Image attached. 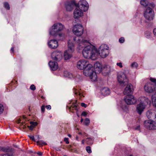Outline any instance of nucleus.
I'll use <instances>...</instances> for the list:
<instances>
[{
  "mask_svg": "<svg viewBox=\"0 0 156 156\" xmlns=\"http://www.w3.org/2000/svg\"><path fill=\"white\" fill-rule=\"evenodd\" d=\"M77 46V48L80 50L84 48L82 53L83 57L86 58L95 60L98 57L97 49L94 46L91 45L89 41L85 39H80L78 37H75L73 39Z\"/></svg>",
  "mask_w": 156,
  "mask_h": 156,
  "instance_id": "nucleus-1",
  "label": "nucleus"
},
{
  "mask_svg": "<svg viewBox=\"0 0 156 156\" xmlns=\"http://www.w3.org/2000/svg\"><path fill=\"white\" fill-rule=\"evenodd\" d=\"M64 27V26L61 23H55L49 29V34L54 37H56L57 36L58 32L62 30Z\"/></svg>",
  "mask_w": 156,
  "mask_h": 156,
  "instance_id": "nucleus-2",
  "label": "nucleus"
},
{
  "mask_svg": "<svg viewBox=\"0 0 156 156\" xmlns=\"http://www.w3.org/2000/svg\"><path fill=\"white\" fill-rule=\"evenodd\" d=\"M94 69L93 66L90 64L83 70V74L86 76H89L92 81H95L97 79V76Z\"/></svg>",
  "mask_w": 156,
  "mask_h": 156,
  "instance_id": "nucleus-3",
  "label": "nucleus"
},
{
  "mask_svg": "<svg viewBox=\"0 0 156 156\" xmlns=\"http://www.w3.org/2000/svg\"><path fill=\"white\" fill-rule=\"evenodd\" d=\"M68 50L65 51L64 56L65 60L69 59L72 56L71 53H73L74 51V45L72 41L70 40L68 41Z\"/></svg>",
  "mask_w": 156,
  "mask_h": 156,
  "instance_id": "nucleus-4",
  "label": "nucleus"
},
{
  "mask_svg": "<svg viewBox=\"0 0 156 156\" xmlns=\"http://www.w3.org/2000/svg\"><path fill=\"white\" fill-rule=\"evenodd\" d=\"M109 47L105 44L101 45L99 48L98 51L97 50L98 56L99 55L101 58H105L109 54Z\"/></svg>",
  "mask_w": 156,
  "mask_h": 156,
  "instance_id": "nucleus-5",
  "label": "nucleus"
},
{
  "mask_svg": "<svg viewBox=\"0 0 156 156\" xmlns=\"http://www.w3.org/2000/svg\"><path fill=\"white\" fill-rule=\"evenodd\" d=\"M117 79L119 83L121 85H124L125 83H127L128 79L126 75L123 72H120L117 74Z\"/></svg>",
  "mask_w": 156,
  "mask_h": 156,
  "instance_id": "nucleus-6",
  "label": "nucleus"
},
{
  "mask_svg": "<svg viewBox=\"0 0 156 156\" xmlns=\"http://www.w3.org/2000/svg\"><path fill=\"white\" fill-rule=\"evenodd\" d=\"M144 126L145 128L149 130H156V122L153 120L145 121L144 122Z\"/></svg>",
  "mask_w": 156,
  "mask_h": 156,
  "instance_id": "nucleus-7",
  "label": "nucleus"
},
{
  "mask_svg": "<svg viewBox=\"0 0 156 156\" xmlns=\"http://www.w3.org/2000/svg\"><path fill=\"white\" fill-rule=\"evenodd\" d=\"M83 26L80 24H77L74 25L73 29V34L78 36H81L83 33Z\"/></svg>",
  "mask_w": 156,
  "mask_h": 156,
  "instance_id": "nucleus-8",
  "label": "nucleus"
},
{
  "mask_svg": "<svg viewBox=\"0 0 156 156\" xmlns=\"http://www.w3.org/2000/svg\"><path fill=\"white\" fill-rule=\"evenodd\" d=\"M152 8L150 7L147 8L144 13L145 18L149 21L152 20L154 17V12Z\"/></svg>",
  "mask_w": 156,
  "mask_h": 156,
  "instance_id": "nucleus-9",
  "label": "nucleus"
},
{
  "mask_svg": "<svg viewBox=\"0 0 156 156\" xmlns=\"http://www.w3.org/2000/svg\"><path fill=\"white\" fill-rule=\"evenodd\" d=\"M77 6L83 9V12H86L88 10L89 5L86 0H80Z\"/></svg>",
  "mask_w": 156,
  "mask_h": 156,
  "instance_id": "nucleus-10",
  "label": "nucleus"
},
{
  "mask_svg": "<svg viewBox=\"0 0 156 156\" xmlns=\"http://www.w3.org/2000/svg\"><path fill=\"white\" fill-rule=\"evenodd\" d=\"M124 100L126 103L129 105L135 104L137 101L136 99L132 95H126L125 97Z\"/></svg>",
  "mask_w": 156,
  "mask_h": 156,
  "instance_id": "nucleus-11",
  "label": "nucleus"
},
{
  "mask_svg": "<svg viewBox=\"0 0 156 156\" xmlns=\"http://www.w3.org/2000/svg\"><path fill=\"white\" fill-rule=\"evenodd\" d=\"M90 64L87 60H82L78 61L77 63V67L79 69H84Z\"/></svg>",
  "mask_w": 156,
  "mask_h": 156,
  "instance_id": "nucleus-12",
  "label": "nucleus"
},
{
  "mask_svg": "<svg viewBox=\"0 0 156 156\" xmlns=\"http://www.w3.org/2000/svg\"><path fill=\"white\" fill-rule=\"evenodd\" d=\"M144 89L148 93H153L155 90L154 83L152 84L150 83H147L144 86Z\"/></svg>",
  "mask_w": 156,
  "mask_h": 156,
  "instance_id": "nucleus-13",
  "label": "nucleus"
},
{
  "mask_svg": "<svg viewBox=\"0 0 156 156\" xmlns=\"http://www.w3.org/2000/svg\"><path fill=\"white\" fill-rule=\"evenodd\" d=\"M62 53L60 51H55L51 54V57L54 60L59 61L62 58Z\"/></svg>",
  "mask_w": 156,
  "mask_h": 156,
  "instance_id": "nucleus-14",
  "label": "nucleus"
},
{
  "mask_svg": "<svg viewBox=\"0 0 156 156\" xmlns=\"http://www.w3.org/2000/svg\"><path fill=\"white\" fill-rule=\"evenodd\" d=\"M75 5V3L72 1H66L65 3V7L68 11H71Z\"/></svg>",
  "mask_w": 156,
  "mask_h": 156,
  "instance_id": "nucleus-15",
  "label": "nucleus"
},
{
  "mask_svg": "<svg viewBox=\"0 0 156 156\" xmlns=\"http://www.w3.org/2000/svg\"><path fill=\"white\" fill-rule=\"evenodd\" d=\"M83 11L79 7L76 6L73 11V17L75 19H78L83 15Z\"/></svg>",
  "mask_w": 156,
  "mask_h": 156,
  "instance_id": "nucleus-16",
  "label": "nucleus"
},
{
  "mask_svg": "<svg viewBox=\"0 0 156 156\" xmlns=\"http://www.w3.org/2000/svg\"><path fill=\"white\" fill-rule=\"evenodd\" d=\"M133 86L131 84L129 83L127 85L125 88L123 93L124 94L129 95L133 93Z\"/></svg>",
  "mask_w": 156,
  "mask_h": 156,
  "instance_id": "nucleus-17",
  "label": "nucleus"
},
{
  "mask_svg": "<svg viewBox=\"0 0 156 156\" xmlns=\"http://www.w3.org/2000/svg\"><path fill=\"white\" fill-rule=\"evenodd\" d=\"M138 101L146 106L147 105L151 104L150 100L147 97H141L138 99Z\"/></svg>",
  "mask_w": 156,
  "mask_h": 156,
  "instance_id": "nucleus-18",
  "label": "nucleus"
},
{
  "mask_svg": "<svg viewBox=\"0 0 156 156\" xmlns=\"http://www.w3.org/2000/svg\"><path fill=\"white\" fill-rule=\"evenodd\" d=\"M140 4L145 7H151L153 8L155 5L153 3H149L147 0H141L140 1Z\"/></svg>",
  "mask_w": 156,
  "mask_h": 156,
  "instance_id": "nucleus-19",
  "label": "nucleus"
},
{
  "mask_svg": "<svg viewBox=\"0 0 156 156\" xmlns=\"http://www.w3.org/2000/svg\"><path fill=\"white\" fill-rule=\"evenodd\" d=\"M146 116L148 119H153L156 120V114L155 113L154 110L150 109L147 111Z\"/></svg>",
  "mask_w": 156,
  "mask_h": 156,
  "instance_id": "nucleus-20",
  "label": "nucleus"
},
{
  "mask_svg": "<svg viewBox=\"0 0 156 156\" xmlns=\"http://www.w3.org/2000/svg\"><path fill=\"white\" fill-rule=\"evenodd\" d=\"M94 68L96 74L98 73L101 72L102 69V66L99 62H97L94 64Z\"/></svg>",
  "mask_w": 156,
  "mask_h": 156,
  "instance_id": "nucleus-21",
  "label": "nucleus"
},
{
  "mask_svg": "<svg viewBox=\"0 0 156 156\" xmlns=\"http://www.w3.org/2000/svg\"><path fill=\"white\" fill-rule=\"evenodd\" d=\"M48 46L51 48H56L58 46V42L55 40H51L48 42Z\"/></svg>",
  "mask_w": 156,
  "mask_h": 156,
  "instance_id": "nucleus-22",
  "label": "nucleus"
},
{
  "mask_svg": "<svg viewBox=\"0 0 156 156\" xmlns=\"http://www.w3.org/2000/svg\"><path fill=\"white\" fill-rule=\"evenodd\" d=\"M146 106L144 105L142 103L140 102L139 104L137 105L136 107V111L140 115H141L145 109Z\"/></svg>",
  "mask_w": 156,
  "mask_h": 156,
  "instance_id": "nucleus-23",
  "label": "nucleus"
},
{
  "mask_svg": "<svg viewBox=\"0 0 156 156\" xmlns=\"http://www.w3.org/2000/svg\"><path fill=\"white\" fill-rule=\"evenodd\" d=\"M48 65L51 69L52 70H55L58 68V66L57 62L51 61L49 62Z\"/></svg>",
  "mask_w": 156,
  "mask_h": 156,
  "instance_id": "nucleus-24",
  "label": "nucleus"
},
{
  "mask_svg": "<svg viewBox=\"0 0 156 156\" xmlns=\"http://www.w3.org/2000/svg\"><path fill=\"white\" fill-rule=\"evenodd\" d=\"M119 107H120L125 112H127L128 110V106L125 105L123 101H120L118 104Z\"/></svg>",
  "mask_w": 156,
  "mask_h": 156,
  "instance_id": "nucleus-25",
  "label": "nucleus"
},
{
  "mask_svg": "<svg viewBox=\"0 0 156 156\" xmlns=\"http://www.w3.org/2000/svg\"><path fill=\"white\" fill-rule=\"evenodd\" d=\"M101 94L104 96L108 95L110 93V90L107 87H105L102 89L101 90Z\"/></svg>",
  "mask_w": 156,
  "mask_h": 156,
  "instance_id": "nucleus-26",
  "label": "nucleus"
},
{
  "mask_svg": "<svg viewBox=\"0 0 156 156\" xmlns=\"http://www.w3.org/2000/svg\"><path fill=\"white\" fill-rule=\"evenodd\" d=\"M73 92L75 94L79 97L80 99H82V97H83V95L81 93V91L77 88L74 87L73 89Z\"/></svg>",
  "mask_w": 156,
  "mask_h": 156,
  "instance_id": "nucleus-27",
  "label": "nucleus"
},
{
  "mask_svg": "<svg viewBox=\"0 0 156 156\" xmlns=\"http://www.w3.org/2000/svg\"><path fill=\"white\" fill-rule=\"evenodd\" d=\"M13 151V149L9 147H2L1 151L5 152H11Z\"/></svg>",
  "mask_w": 156,
  "mask_h": 156,
  "instance_id": "nucleus-28",
  "label": "nucleus"
},
{
  "mask_svg": "<svg viewBox=\"0 0 156 156\" xmlns=\"http://www.w3.org/2000/svg\"><path fill=\"white\" fill-rule=\"evenodd\" d=\"M94 140V138H93L89 137L87 138L86 140V141L87 144L91 145L93 144Z\"/></svg>",
  "mask_w": 156,
  "mask_h": 156,
  "instance_id": "nucleus-29",
  "label": "nucleus"
},
{
  "mask_svg": "<svg viewBox=\"0 0 156 156\" xmlns=\"http://www.w3.org/2000/svg\"><path fill=\"white\" fill-rule=\"evenodd\" d=\"M151 99L153 105L156 108V94L152 95Z\"/></svg>",
  "mask_w": 156,
  "mask_h": 156,
  "instance_id": "nucleus-30",
  "label": "nucleus"
},
{
  "mask_svg": "<svg viewBox=\"0 0 156 156\" xmlns=\"http://www.w3.org/2000/svg\"><path fill=\"white\" fill-rule=\"evenodd\" d=\"M64 76L66 77H68L69 78H73V75L72 74L67 71H65L64 73Z\"/></svg>",
  "mask_w": 156,
  "mask_h": 156,
  "instance_id": "nucleus-31",
  "label": "nucleus"
},
{
  "mask_svg": "<svg viewBox=\"0 0 156 156\" xmlns=\"http://www.w3.org/2000/svg\"><path fill=\"white\" fill-rule=\"evenodd\" d=\"M76 82H79L82 79V77L79 75H77L76 76H73V78Z\"/></svg>",
  "mask_w": 156,
  "mask_h": 156,
  "instance_id": "nucleus-32",
  "label": "nucleus"
},
{
  "mask_svg": "<svg viewBox=\"0 0 156 156\" xmlns=\"http://www.w3.org/2000/svg\"><path fill=\"white\" fill-rule=\"evenodd\" d=\"M57 36L58 37L60 38V40H63L65 37V35L63 33H58Z\"/></svg>",
  "mask_w": 156,
  "mask_h": 156,
  "instance_id": "nucleus-33",
  "label": "nucleus"
},
{
  "mask_svg": "<svg viewBox=\"0 0 156 156\" xmlns=\"http://www.w3.org/2000/svg\"><path fill=\"white\" fill-rule=\"evenodd\" d=\"M103 71H105V73H106V75L110 73L109 68L107 67V66L104 67L103 69Z\"/></svg>",
  "mask_w": 156,
  "mask_h": 156,
  "instance_id": "nucleus-34",
  "label": "nucleus"
},
{
  "mask_svg": "<svg viewBox=\"0 0 156 156\" xmlns=\"http://www.w3.org/2000/svg\"><path fill=\"white\" fill-rule=\"evenodd\" d=\"M145 35V37L149 39L151 37V33L149 31H146Z\"/></svg>",
  "mask_w": 156,
  "mask_h": 156,
  "instance_id": "nucleus-35",
  "label": "nucleus"
},
{
  "mask_svg": "<svg viewBox=\"0 0 156 156\" xmlns=\"http://www.w3.org/2000/svg\"><path fill=\"white\" fill-rule=\"evenodd\" d=\"M37 145H46V143L43 140L38 141L37 142Z\"/></svg>",
  "mask_w": 156,
  "mask_h": 156,
  "instance_id": "nucleus-36",
  "label": "nucleus"
},
{
  "mask_svg": "<svg viewBox=\"0 0 156 156\" xmlns=\"http://www.w3.org/2000/svg\"><path fill=\"white\" fill-rule=\"evenodd\" d=\"M131 67L133 68H136L138 67V64L136 62H133L131 64Z\"/></svg>",
  "mask_w": 156,
  "mask_h": 156,
  "instance_id": "nucleus-37",
  "label": "nucleus"
},
{
  "mask_svg": "<svg viewBox=\"0 0 156 156\" xmlns=\"http://www.w3.org/2000/svg\"><path fill=\"white\" fill-rule=\"evenodd\" d=\"M150 80L151 82L154 83L155 88V90L154 91H156V79L153 78H150Z\"/></svg>",
  "mask_w": 156,
  "mask_h": 156,
  "instance_id": "nucleus-38",
  "label": "nucleus"
},
{
  "mask_svg": "<svg viewBox=\"0 0 156 156\" xmlns=\"http://www.w3.org/2000/svg\"><path fill=\"white\" fill-rule=\"evenodd\" d=\"M4 7L7 10L10 9L9 5L8 2H5L4 3Z\"/></svg>",
  "mask_w": 156,
  "mask_h": 156,
  "instance_id": "nucleus-39",
  "label": "nucleus"
},
{
  "mask_svg": "<svg viewBox=\"0 0 156 156\" xmlns=\"http://www.w3.org/2000/svg\"><path fill=\"white\" fill-rule=\"evenodd\" d=\"M4 110V107L3 105L0 104V115L3 113Z\"/></svg>",
  "mask_w": 156,
  "mask_h": 156,
  "instance_id": "nucleus-40",
  "label": "nucleus"
},
{
  "mask_svg": "<svg viewBox=\"0 0 156 156\" xmlns=\"http://www.w3.org/2000/svg\"><path fill=\"white\" fill-rule=\"evenodd\" d=\"M90 121L89 119L86 118L85 119L84 125L86 126H88L90 123Z\"/></svg>",
  "mask_w": 156,
  "mask_h": 156,
  "instance_id": "nucleus-41",
  "label": "nucleus"
},
{
  "mask_svg": "<svg viewBox=\"0 0 156 156\" xmlns=\"http://www.w3.org/2000/svg\"><path fill=\"white\" fill-rule=\"evenodd\" d=\"M86 150L87 152L88 153H90L92 152L90 147V146L87 147H86Z\"/></svg>",
  "mask_w": 156,
  "mask_h": 156,
  "instance_id": "nucleus-42",
  "label": "nucleus"
},
{
  "mask_svg": "<svg viewBox=\"0 0 156 156\" xmlns=\"http://www.w3.org/2000/svg\"><path fill=\"white\" fill-rule=\"evenodd\" d=\"M125 41L124 38L123 37H122L119 39V42L121 43H122L124 42Z\"/></svg>",
  "mask_w": 156,
  "mask_h": 156,
  "instance_id": "nucleus-43",
  "label": "nucleus"
},
{
  "mask_svg": "<svg viewBox=\"0 0 156 156\" xmlns=\"http://www.w3.org/2000/svg\"><path fill=\"white\" fill-rule=\"evenodd\" d=\"M41 110L42 113H44L45 110V106L44 105H43L41 107Z\"/></svg>",
  "mask_w": 156,
  "mask_h": 156,
  "instance_id": "nucleus-44",
  "label": "nucleus"
},
{
  "mask_svg": "<svg viewBox=\"0 0 156 156\" xmlns=\"http://www.w3.org/2000/svg\"><path fill=\"white\" fill-rule=\"evenodd\" d=\"M30 89L32 90H34L36 89L35 86L34 85H32L30 86Z\"/></svg>",
  "mask_w": 156,
  "mask_h": 156,
  "instance_id": "nucleus-45",
  "label": "nucleus"
},
{
  "mask_svg": "<svg viewBox=\"0 0 156 156\" xmlns=\"http://www.w3.org/2000/svg\"><path fill=\"white\" fill-rule=\"evenodd\" d=\"M116 65L118 66H119L121 68H122L123 67V66L122 65V62H121L117 63H116Z\"/></svg>",
  "mask_w": 156,
  "mask_h": 156,
  "instance_id": "nucleus-46",
  "label": "nucleus"
},
{
  "mask_svg": "<svg viewBox=\"0 0 156 156\" xmlns=\"http://www.w3.org/2000/svg\"><path fill=\"white\" fill-rule=\"evenodd\" d=\"M77 105L76 103H73V108H74L76 110L77 109Z\"/></svg>",
  "mask_w": 156,
  "mask_h": 156,
  "instance_id": "nucleus-47",
  "label": "nucleus"
},
{
  "mask_svg": "<svg viewBox=\"0 0 156 156\" xmlns=\"http://www.w3.org/2000/svg\"><path fill=\"white\" fill-rule=\"evenodd\" d=\"M87 115V113L85 112H83L81 114V116L85 117Z\"/></svg>",
  "mask_w": 156,
  "mask_h": 156,
  "instance_id": "nucleus-48",
  "label": "nucleus"
},
{
  "mask_svg": "<svg viewBox=\"0 0 156 156\" xmlns=\"http://www.w3.org/2000/svg\"><path fill=\"white\" fill-rule=\"evenodd\" d=\"M29 137H30V139L32 140L33 141H35V140L34 139V136H29Z\"/></svg>",
  "mask_w": 156,
  "mask_h": 156,
  "instance_id": "nucleus-49",
  "label": "nucleus"
},
{
  "mask_svg": "<svg viewBox=\"0 0 156 156\" xmlns=\"http://www.w3.org/2000/svg\"><path fill=\"white\" fill-rule=\"evenodd\" d=\"M30 123L31 125H33V126H34V127L36 126L37 124V123L36 122H30Z\"/></svg>",
  "mask_w": 156,
  "mask_h": 156,
  "instance_id": "nucleus-50",
  "label": "nucleus"
},
{
  "mask_svg": "<svg viewBox=\"0 0 156 156\" xmlns=\"http://www.w3.org/2000/svg\"><path fill=\"white\" fill-rule=\"evenodd\" d=\"M64 141H65L67 144H68L69 143L68 140V138H65L64 139Z\"/></svg>",
  "mask_w": 156,
  "mask_h": 156,
  "instance_id": "nucleus-51",
  "label": "nucleus"
},
{
  "mask_svg": "<svg viewBox=\"0 0 156 156\" xmlns=\"http://www.w3.org/2000/svg\"><path fill=\"white\" fill-rule=\"evenodd\" d=\"M81 105L82 107H84L85 108H86L87 106L86 104H85L83 103H81Z\"/></svg>",
  "mask_w": 156,
  "mask_h": 156,
  "instance_id": "nucleus-52",
  "label": "nucleus"
},
{
  "mask_svg": "<svg viewBox=\"0 0 156 156\" xmlns=\"http://www.w3.org/2000/svg\"><path fill=\"white\" fill-rule=\"evenodd\" d=\"M135 129L136 130H140V126L139 125L137 126L135 128Z\"/></svg>",
  "mask_w": 156,
  "mask_h": 156,
  "instance_id": "nucleus-53",
  "label": "nucleus"
},
{
  "mask_svg": "<svg viewBox=\"0 0 156 156\" xmlns=\"http://www.w3.org/2000/svg\"><path fill=\"white\" fill-rule=\"evenodd\" d=\"M46 107L47 109L48 110H49L51 109V106L50 105H47L46 106Z\"/></svg>",
  "mask_w": 156,
  "mask_h": 156,
  "instance_id": "nucleus-54",
  "label": "nucleus"
},
{
  "mask_svg": "<svg viewBox=\"0 0 156 156\" xmlns=\"http://www.w3.org/2000/svg\"><path fill=\"white\" fill-rule=\"evenodd\" d=\"M29 128L31 130H32L34 128V127L33 125H31L29 126Z\"/></svg>",
  "mask_w": 156,
  "mask_h": 156,
  "instance_id": "nucleus-55",
  "label": "nucleus"
},
{
  "mask_svg": "<svg viewBox=\"0 0 156 156\" xmlns=\"http://www.w3.org/2000/svg\"><path fill=\"white\" fill-rule=\"evenodd\" d=\"M153 32L154 35L156 36V28H155L154 29Z\"/></svg>",
  "mask_w": 156,
  "mask_h": 156,
  "instance_id": "nucleus-56",
  "label": "nucleus"
},
{
  "mask_svg": "<svg viewBox=\"0 0 156 156\" xmlns=\"http://www.w3.org/2000/svg\"><path fill=\"white\" fill-rule=\"evenodd\" d=\"M2 156H12V155H10L8 154H3L2 155Z\"/></svg>",
  "mask_w": 156,
  "mask_h": 156,
  "instance_id": "nucleus-57",
  "label": "nucleus"
},
{
  "mask_svg": "<svg viewBox=\"0 0 156 156\" xmlns=\"http://www.w3.org/2000/svg\"><path fill=\"white\" fill-rule=\"evenodd\" d=\"M37 154L39 155H41L42 154V153L40 152H38L37 153Z\"/></svg>",
  "mask_w": 156,
  "mask_h": 156,
  "instance_id": "nucleus-58",
  "label": "nucleus"
},
{
  "mask_svg": "<svg viewBox=\"0 0 156 156\" xmlns=\"http://www.w3.org/2000/svg\"><path fill=\"white\" fill-rule=\"evenodd\" d=\"M14 48L13 47H12L11 48V50L12 51V52H14Z\"/></svg>",
  "mask_w": 156,
  "mask_h": 156,
  "instance_id": "nucleus-59",
  "label": "nucleus"
},
{
  "mask_svg": "<svg viewBox=\"0 0 156 156\" xmlns=\"http://www.w3.org/2000/svg\"><path fill=\"white\" fill-rule=\"evenodd\" d=\"M55 150L57 151H60V149L58 147H56L55 148Z\"/></svg>",
  "mask_w": 156,
  "mask_h": 156,
  "instance_id": "nucleus-60",
  "label": "nucleus"
},
{
  "mask_svg": "<svg viewBox=\"0 0 156 156\" xmlns=\"http://www.w3.org/2000/svg\"><path fill=\"white\" fill-rule=\"evenodd\" d=\"M76 140H77V141H79L78 140V136H76Z\"/></svg>",
  "mask_w": 156,
  "mask_h": 156,
  "instance_id": "nucleus-61",
  "label": "nucleus"
},
{
  "mask_svg": "<svg viewBox=\"0 0 156 156\" xmlns=\"http://www.w3.org/2000/svg\"><path fill=\"white\" fill-rule=\"evenodd\" d=\"M82 144H84V140H82Z\"/></svg>",
  "mask_w": 156,
  "mask_h": 156,
  "instance_id": "nucleus-62",
  "label": "nucleus"
},
{
  "mask_svg": "<svg viewBox=\"0 0 156 156\" xmlns=\"http://www.w3.org/2000/svg\"><path fill=\"white\" fill-rule=\"evenodd\" d=\"M83 119L82 118L81 119V120H80V122H83Z\"/></svg>",
  "mask_w": 156,
  "mask_h": 156,
  "instance_id": "nucleus-63",
  "label": "nucleus"
},
{
  "mask_svg": "<svg viewBox=\"0 0 156 156\" xmlns=\"http://www.w3.org/2000/svg\"><path fill=\"white\" fill-rule=\"evenodd\" d=\"M68 136L69 137H71V135L70 134H69L68 135Z\"/></svg>",
  "mask_w": 156,
  "mask_h": 156,
  "instance_id": "nucleus-64",
  "label": "nucleus"
}]
</instances>
